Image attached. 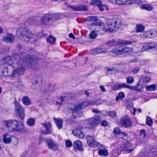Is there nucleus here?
Returning <instances> with one entry per match:
<instances>
[{
  "label": "nucleus",
  "mask_w": 157,
  "mask_h": 157,
  "mask_svg": "<svg viewBox=\"0 0 157 157\" xmlns=\"http://www.w3.org/2000/svg\"><path fill=\"white\" fill-rule=\"evenodd\" d=\"M148 49H150L149 43H147L144 44L142 48V50L143 51H145Z\"/></svg>",
  "instance_id": "3c124183"
},
{
  "label": "nucleus",
  "mask_w": 157,
  "mask_h": 157,
  "mask_svg": "<svg viewBox=\"0 0 157 157\" xmlns=\"http://www.w3.org/2000/svg\"><path fill=\"white\" fill-rule=\"evenodd\" d=\"M120 123L126 128L130 127L132 124L131 119L127 115L124 116L121 118Z\"/></svg>",
  "instance_id": "1a4fd4ad"
},
{
  "label": "nucleus",
  "mask_w": 157,
  "mask_h": 157,
  "mask_svg": "<svg viewBox=\"0 0 157 157\" xmlns=\"http://www.w3.org/2000/svg\"><path fill=\"white\" fill-rule=\"evenodd\" d=\"M69 36L70 37L72 38L73 39H74L75 38V36L73 35V34L72 33H70L69 35Z\"/></svg>",
  "instance_id": "338daca9"
},
{
  "label": "nucleus",
  "mask_w": 157,
  "mask_h": 157,
  "mask_svg": "<svg viewBox=\"0 0 157 157\" xmlns=\"http://www.w3.org/2000/svg\"><path fill=\"white\" fill-rule=\"evenodd\" d=\"M138 59L135 58L133 59H131L130 60V62H132V63H136V62H138Z\"/></svg>",
  "instance_id": "69168bd1"
},
{
  "label": "nucleus",
  "mask_w": 157,
  "mask_h": 157,
  "mask_svg": "<svg viewBox=\"0 0 157 157\" xmlns=\"http://www.w3.org/2000/svg\"><path fill=\"white\" fill-rule=\"evenodd\" d=\"M136 42V41L124 40L120 39L115 40L113 39H112L107 41V44L108 45L110 46H113L123 44L130 45Z\"/></svg>",
  "instance_id": "39448f33"
},
{
  "label": "nucleus",
  "mask_w": 157,
  "mask_h": 157,
  "mask_svg": "<svg viewBox=\"0 0 157 157\" xmlns=\"http://www.w3.org/2000/svg\"><path fill=\"white\" fill-rule=\"evenodd\" d=\"M126 104L127 108L130 110L133 115H135V112L136 111L137 109L133 107V103L130 101H127Z\"/></svg>",
  "instance_id": "a211bd4d"
},
{
  "label": "nucleus",
  "mask_w": 157,
  "mask_h": 157,
  "mask_svg": "<svg viewBox=\"0 0 157 157\" xmlns=\"http://www.w3.org/2000/svg\"><path fill=\"white\" fill-rule=\"evenodd\" d=\"M3 60L6 65L8 64L10 65H11V60L10 57H7L4 58Z\"/></svg>",
  "instance_id": "e433bc0d"
},
{
  "label": "nucleus",
  "mask_w": 157,
  "mask_h": 157,
  "mask_svg": "<svg viewBox=\"0 0 157 157\" xmlns=\"http://www.w3.org/2000/svg\"><path fill=\"white\" fill-rule=\"evenodd\" d=\"M151 80V78L148 76L144 75L142 76L140 79V82H142V85H146Z\"/></svg>",
  "instance_id": "412c9836"
},
{
  "label": "nucleus",
  "mask_w": 157,
  "mask_h": 157,
  "mask_svg": "<svg viewBox=\"0 0 157 157\" xmlns=\"http://www.w3.org/2000/svg\"><path fill=\"white\" fill-rule=\"evenodd\" d=\"M70 7L75 11H86L87 10V6L83 5L78 6H70Z\"/></svg>",
  "instance_id": "4468645a"
},
{
  "label": "nucleus",
  "mask_w": 157,
  "mask_h": 157,
  "mask_svg": "<svg viewBox=\"0 0 157 157\" xmlns=\"http://www.w3.org/2000/svg\"><path fill=\"white\" fill-rule=\"evenodd\" d=\"M56 40V39L55 37H52V36H50L47 39V41L48 42H49L51 44H53Z\"/></svg>",
  "instance_id": "c03bdc74"
},
{
  "label": "nucleus",
  "mask_w": 157,
  "mask_h": 157,
  "mask_svg": "<svg viewBox=\"0 0 157 157\" xmlns=\"http://www.w3.org/2000/svg\"><path fill=\"white\" fill-rule=\"evenodd\" d=\"M144 37L145 38H150L151 36H150V32L145 31L144 32Z\"/></svg>",
  "instance_id": "6e6d98bb"
},
{
  "label": "nucleus",
  "mask_w": 157,
  "mask_h": 157,
  "mask_svg": "<svg viewBox=\"0 0 157 157\" xmlns=\"http://www.w3.org/2000/svg\"><path fill=\"white\" fill-rule=\"evenodd\" d=\"M112 52L117 55L123 54V47L120 46L114 48L113 49Z\"/></svg>",
  "instance_id": "4be33fe9"
},
{
  "label": "nucleus",
  "mask_w": 157,
  "mask_h": 157,
  "mask_svg": "<svg viewBox=\"0 0 157 157\" xmlns=\"http://www.w3.org/2000/svg\"><path fill=\"white\" fill-rule=\"evenodd\" d=\"M1 124L7 127H10L14 131H19L24 128L23 124L20 121L16 120H5L2 122Z\"/></svg>",
  "instance_id": "f03ea898"
},
{
  "label": "nucleus",
  "mask_w": 157,
  "mask_h": 157,
  "mask_svg": "<svg viewBox=\"0 0 157 157\" xmlns=\"http://www.w3.org/2000/svg\"><path fill=\"white\" fill-rule=\"evenodd\" d=\"M90 105H98L101 104L102 102L100 99L94 100L89 101Z\"/></svg>",
  "instance_id": "7c9ffc66"
},
{
  "label": "nucleus",
  "mask_w": 157,
  "mask_h": 157,
  "mask_svg": "<svg viewBox=\"0 0 157 157\" xmlns=\"http://www.w3.org/2000/svg\"><path fill=\"white\" fill-rule=\"evenodd\" d=\"M146 123L149 126H151L153 124L152 120L149 116L146 117Z\"/></svg>",
  "instance_id": "4c0bfd02"
},
{
  "label": "nucleus",
  "mask_w": 157,
  "mask_h": 157,
  "mask_svg": "<svg viewBox=\"0 0 157 157\" xmlns=\"http://www.w3.org/2000/svg\"><path fill=\"white\" fill-rule=\"evenodd\" d=\"M25 69L24 68L21 67L17 68L15 70L12 72V74L11 75L12 77H13L15 76L16 74H17L20 75H21L23 74Z\"/></svg>",
  "instance_id": "b1692460"
},
{
  "label": "nucleus",
  "mask_w": 157,
  "mask_h": 157,
  "mask_svg": "<svg viewBox=\"0 0 157 157\" xmlns=\"http://www.w3.org/2000/svg\"><path fill=\"white\" fill-rule=\"evenodd\" d=\"M148 49H150L149 43H147L144 44L142 48V50L143 51H145Z\"/></svg>",
  "instance_id": "8fccbe9b"
},
{
  "label": "nucleus",
  "mask_w": 157,
  "mask_h": 157,
  "mask_svg": "<svg viewBox=\"0 0 157 157\" xmlns=\"http://www.w3.org/2000/svg\"><path fill=\"white\" fill-rule=\"evenodd\" d=\"M139 70L140 68L139 67H136L132 69V72L134 74H136L137 73Z\"/></svg>",
  "instance_id": "13d9d810"
},
{
  "label": "nucleus",
  "mask_w": 157,
  "mask_h": 157,
  "mask_svg": "<svg viewBox=\"0 0 157 157\" xmlns=\"http://www.w3.org/2000/svg\"><path fill=\"white\" fill-rule=\"evenodd\" d=\"M105 70L108 72H111L113 70V68H110L109 67H105Z\"/></svg>",
  "instance_id": "e2e57ef3"
},
{
  "label": "nucleus",
  "mask_w": 157,
  "mask_h": 157,
  "mask_svg": "<svg viewBox=\"0 0 157 157\" xmlns=\"http://www.w3.org/2000/svg\"><path fill=\"white\" fill-rule=\"evenodd\" d=\"M43 126L46 129L45 131H43L42 134H48L51 133V128L52 127V125L50 122L47 123H44L42 124Z\"/></svg>",
  "instance_id": "2eb2a0df"
},
{
  "label": "nucleus",
  "mask_w": 157,
  "mask_h": 157,
  "mask_svg": "<svg viewBox=\"0 0 157 157\" xmlns=\"http://www.w3.org/2000/svg\"><path fill=\"white\" fill-rule=\"evenodd\" d=\"M22 100L23 103L25 105H30L31 103L30 99L27 96H25L23 97Z\"/></svg>",
  "instance_id": "c85d7f7f"
},
{
  "label": "nucleus",
  "mask_w": 157,
  "mask_h": 157,
  "mask_svg": "<svg viewBox=\"0 0 157 157\" xmlns=\"http://www.w3.org/2000/svg\"><path fill=\"white\" fill-rule=\"evenodd\" d=\"M132 146V145L130 144L128 141L125 140L121 144L120 148H118L116 150H113V154L114 156L118 155L119 152L124 150H126V152L128 153H131L133 149L129 148Z\"/></svg>",
  "instance_id": "20e7f679"
},
{
  "label": "nucleus",
  "mask_w": 157,
  "mask_h": 157,
  "mask_svg": "<svg viewBox=\"0 0 157 157\" xmlns=\"http://www.w3.org/2000/svg\"><path fill=\"white\" fill-rule=\"evenodd\" d=\"M82 124L84 127H87L90 128L89 121L88 120H86L83 121L82 122Z\"/></svg>",
  "instance_id": "a18cd8bd"
},
{
  "label": "nucleus",
  "mask_w": 157,
  "mask_h": 157,
  "mask_svg": "<svg viewBox=\"0 0 157 157\" xmlns=\"http://www.w3.org/2000/svg\"><path fill=\"white\" fill-rule=\"evenodd\" d=\"M105 51V48H99L91 50H90V53L92 54H95L104 52Z\"/></svg>",
  "instance_id": "a878e982"
},
{
  "label": "nucleus",
  "mask_w": 157,
  "mask_h": 157,
  "mask_svg": "<svg viewBox=\"0 0 157 157\" xmlns=\"http://www.w3.org/2000/svg\"><path fill=\"white\" fill-rule=\"evenodd\" d=\"M140 135L142 136L143 138H145L146 136L145 131L144 129L140 130Z\"/></svg>",
  "instance_id": "5fc2aeb1"
},
{
  "label": "nucleus",
  "mask_w": 157,
  "mask_h": 157,
  "mask_svg": "<svg viewBox=\"0 0 157 157\" xmlns=\"http://www.w3.org/2000/svg\"><path fill=\"white\" fill-rule=\"evenodd\" d=\"M90 128H92L97 125L99 123V120L97 117H94L88 120Z\"/></svg>",
  "instance_id": "dca6fc26"
},
{
  "label": "nucleus",
  "mask_w": 157,
  "mask_h": 157,
  "mask_svg": "<svg viewBox=\"0 0 157 157\" xmlns=\"http://www.w3.org/2000/svg\"><path fill=\"white\" fill-rule=\"evenodd\" d=\"M53 120L58 129H60L62 128L63 124L62 120L61 118H57L55 117L53 118Z\"/></svg>",
  "instance_id": "bb28decb"
},
{
  "label": "nucleus",
  "mask_w": 157,
  "mask_h": 157,
  "mask_svg": "<svg viewBox=\"0 0 157 157\" xmlns=\"http://www.w3.org/2000/svg\"><path fill=\"white\" fill-rule=\"evenodd\" d=\"M14 104L15 105L14 110L15 112L18 114L21 120H23L25 117L24 109L17 100L15 101Z\"/></svg>",
  "instance_id": "0eeeda50"
},
{
  "label": "nucleus",
  "mask_w": 157,
  "mask_h": 157,
  "mask_svg": "<svg viewBox=\"0 0 157 157\" xmlns=\"http://www.w3.org/2000/svg\"><path fill=\"white\" fill-rule=\"evenodd\" d=\"M113 133L115 134H121L124 139H127L128 138V135L125 133L122 132L118 127L115 128L113 129Z\"/></svg>",
  "instance_id": "6ab92c4d"
},
{
  "label": "nucleus",
  "mask_w": 157,
  "mask_h": 157,
  "mask_svg": "<svg viewBox=\"0 0 157 157\" xmlns=\"http://www.w3.org/2000/svg\"><path fill=\"white\" fill-rule=\"evenodd\" d=\"M37 59L35 56H28L24 58H21L19 61L20 63H26L29 68H32L37 62Z\"/></svg>",
  "instance_id": "423d86ee"
},
{
  "label": "nucleus",
  "mask_w": 157,
  "mask_h": 157,
  "mask_svg": "<svg viewBox=\"0 0 157 157\" xmlns=\"http://www.w3.org/2000/svg\"><path fill=\"white\" fill-rule=\"evenodd\" d=\"M134 81V78L132 77L129 76L127 78L126 82L128 83L132 84L133 82Z\"/></svg>",
  "instance_id": "09e8293b"
},
{
  "label": "nucleus",
  "mask_w": 157,
  "mask_h": 157,
  "mask_svg": "<svg viewBox=\"0 0 157 157\" xmlns=\"http://www.w3.org/2000/svg\"><path fill=\"white\" fill-rule=\"evenodd\" d=\"M12 140H13L14 142V144H17L18 141V139L16 138L13 137L8 134H5L3 136V141L5 144H9L11 142Z\"/></svg>",
  "instance_id": "6e6552de"
},
{
  "label": "nucleus",
  "mask_w": 157,
  "mask_h": 157,
  "mask_svg": "<svg viewBox=\"0 0 157 157\" xmlns=\"http://www.w3.org/2000/svg\"><path fill=\"white\" fill-rule=\"evenodd\" d=\"M149 46L150 47V49H153L154 50L156 49V44L155 43H149Z\"/></svg>",
  "instance_id": "49530a36"
},
{
  "label": "nucleus",
  "mask_w": 157,
  "mask_h": 157,
  "mask_svg": "<svg viewBox=\"0 0 157 157\" xmlns=\"http://www.w3.org/2000/svg\"><path fill=\"white\" fill-rule=\"evenodd\" d=\"M101 124L102 126L105 127L108 125V123L107 121H103L101 122Z\"/></svg>",
  "instance_id": "bf43d9fd"
},
{
  "label": "nucleus",
  "mask_w": 157,
  "mask_h": 157,
  "mask_svg": "<svg viewBox=\"0 0 157 157\" xmlns=\"http://www.w3.org/2000/svg\"><path fill=\"white\" fill-rule=\"evenodd\" d=\"M90 4L91 6H97L100 11L104 10V5L101 4V2L99 0H94L90 2Z\"/></svg>",
  "instance_id": "ddd939ff"
},
{
  "label": "nucleus",
  "mask_w": 157,
  "mask_h": 157,
  "mask_svg": "<svg viewBox=\"0 0 157 157\" xmlns=\"http://www.w3.org/2000/svg\"><path fill=\"white\" fill-rule=\"evenodd\" d=\"M126 84L125 83H119V85L120 89L122 88H125L126 87Z\"/></svg>",
  "instance_id": "680f3d73"
},
{
  "label": "nucleus",
  "mask_w": 157,
  "mask_h": 157,
  "mask_svg": "<svg viewBox=\"0 0 157 157\" xmlns=\"http://www.w3.org/2000/svg\"><path fill=\"white\" fill-rule=\"evenodd\" d=\"M146 89L147 90L154 91L156 90V85L152 84L146 86Z\"/></svg>",
  "instance_id": "c9c22d12"
},
{
  "label": "nucleus",
  "mask_w": 157,
  "mask_h": 157,
  "mask_svg": "<svg viewBox=\"0 0 157 157\" xmlns=\"http://www.w3.org/2000/svg\"><path fill=\"white\" fill-rule=\"evenodd\" d=\"M135 0H115V2L117 5L125 4L130 5L134 3Z\"/></svg>",
  "instance_id": "f3484780"
},
{
  "label": "nucleus",
  "mask_w": 157,
  "mask_h": 157,
  "mask_svg": "<svg viewBox=\"0 0 157 157\" xmlns=\"http://www.w3.org/2000/svg\"><path fill=\"white\" fill-rule=\"evenodd\" d=\"M98 153L99 155L102 156H106L109 154L108 150L105 149H99Z\"/></svg>",
  "instance_id": "cd10ccee"
},
{
  "label": "nucleus",
  "mask_w": 157,
  "mask_h": 157,
  "mask_svg": "<svg viewBox=\"0 0 157 157\" xmlns=\"http://www.w3.org/2000/svg\"><path fill=\"white\" fill-rule=\"evenodd\" d=\"M97 19V17L95 16H91L87 17L86 20V21H95Z\"/></svg>",
  "instance_id": "a19ab883"
},
{
  "label": "nucleus",
  "mask_w": 157,
  "mask_h": 157,
  "mask_svg": "<svg viewBox=\"0 0 157 157\" xmlns=\"http://www.w3.org/2000/svg\"><path fill=\"white\" fill-rule=\"evenodd\" d=\"M26 123L29 126H33L35 124V120L33 118H29L27 120Z\"/></svg>",
  "instance_id": "f704fd0d"
},
{
  "label": "nucleus",
  "mask_w": 157,
  "mask_h": 157,
  "mask_svg": "<svg viewBox=\"0 0 157 157\" xmlns=\"http://www.w3.org/2000/svg\"><path fill=\"white\" fill-rule=\"evenodd\" d=\"M109 115L110 117L114 118L117 117L116 113L115 112L113 111L110 112L109 113Z\"/></svg>",
  "instance_id": "864d4df0"
},
{
  "label": "nucleus",
  "mask_w": 157,
  "mask_h": 157,
  "mask_svg": "<svg viewBox=\"0 0 157 157\" xmlns=\"http://www.w3.org/2000/svg\"><path fill=\"white\" fill-rule=\"evenodd\" d=\"M73 147L74 149L80 151H82L83 149L82 143L79 140H76L74 142Z\"/></svg>",
  "instance_id": "aec40b11"
},
{
  "label": "nucleus",
  "mask_w": 157,
  "mask_h": 157,
  "mask_svg": "<svg viewBox=\"0 0 157 157\" xmlns=\"http://www.w3.org/2000/svg\"><path fill=\"white\" fill-rule=\"evenodd\" d=\"M89 101H85L82 103H81L78 105H77L75 106V110H77L78 109H81L85 108L87 106H90Z\"/></svg>",
  "instance_id": "393cba45"
},
{
  "label": "nucleus",
  "mask_w": 157,
  "mask_h": 157,
  "mask_svg": "<svg viewBox=\"0 0 157 157\" xmlns=\"http://www.w3.org/2000/svg\"><path fill=\"white\" fill-rule=\"evenodd\" d=\"M3 40L5 42L11 43L14 40V36L13 35L8 33L6 36L4 37Z\"/></svg>",
  "instance_id": "5701e85b"
},
{
  "label": "nucleus",
  "mask_w": 157,
  "mask_h": 157,
  "mask_svg": "<svg viewBox=\"0 0 157 157\" xmlns=\"http://www.w3.org/2000/svg\"><path fill=\"white\" fill-rule=\"evenodd\" d=\"M121 21L118 19L113 22L110 19H108L107 21V27H104L102 28V30L105 32H112L114 30H117L121 25Z\"/></svg>",
  "instance_id": "7ed1b4c3"
},
{
  "label": "nucleus",
  "mask_w": 157,
  "mask_h": 157,
  "mask_svg": "<svg viewBox=\"0 0 157 157\" xmlns=\"http://www.w3.org/2000/svg\"><path fill=\"white\" fill-rule=\"evenodd\" d=\"M140 7L143 9H145L147 10L150 11L152 10L153 7L150 4H144L142 5Z\"/></svg>",
  "instance_id": "72a5a7b5"
},
{
  "label": "nucleus",
  "mask_w": 157,
  "mask_h": 157,
  "mask_svg": "<svg viewBox=\"0 0 157 157\" xmlns=\"http://www.w3.org/2000/svg\"><path fill=\"white\" fill-rule=\"evenodd\" d=\"M144 29V26L141 24H138L136 25V31L137 33L143 32Z\"/></svg>",
  "instance_id": "c756f323"
},
{
  "label": "nucleus",
  "mask_w": 157,
  "mask_h": 157,
  "mask_svg": "<svg viewBox=\"0 0 157 157\" xmlns=\"http://www.w3.org/2000/svg\"><path fill=\"white\" fill-rule=\"evenodd\" d=\"M87 144L89 146L91 144L94 140L93 138L90 136H89L87 137Z\"/></svg>",
  "instance_id": "79ce46f5"
},
{
  "label": "nucleus",
  "mask_w": 157,
  "mask_h": 157,
  "mask_svg": "<svg viewBox=\"0 0 157 157\" xmlns=\"http://www.w3.org/2000/svg\"><path fill=\"white\" fill-rule=\"evenodd\" d=\"M44 140L47 143L49 149L53 151H57L58 149V144L52 140L45 139Z\"/></svg>",
  "instance_id": "9d476101"
},
{
  "label": "nucleus",
  "mask_w": 157,
  "mask_h": 157,
  "mask_svg": "<svg viewBox=\"0 0 157 157\" xmlns=\"http://www.w3.org/2000/svg\"><path fill=\"white\" fill-rule=\"evenodd\" d=\"M51 20L53 21L57 20L60 18V15L59 14H51Z\"/></svg>",
  "instance_id": "2f4dec72"
},
{
  "label": "nucleus",
  "mask_w": 157,
  "mask_h": 157,
  "mask_svg": "<svg viewBox=\"0 0 157 157\" xmlns=\"http://www.w3.org/2000/svg\"><path fill=\"white\" fill-rule=\"evenodd\" d=\"M125 97L124 93L121 92L119 93L118 95L116 97V100L118 101L119 99L122 100Z\"/></svg>",
  "instance_id": "58836bf2"
},
{
  "label": "nucleus",
  "mask_w": 157,
  "mask_h": 157,
  "mask_svg": "<svg viewBox=\"0 0 157 157\" xmlns=\"http://www.w3.org/2000/svg\"><path fill=\"white\" fill-rule=\"evenodd\" d=\"M99 88L101 89V91L102 92H104L105 91V90L103 86H99Z\"/></svg>",
  "instance_id": "0e129e2a"
},
{
  "label": "nucleus",
  "mask_w": 157,
  "mask_h": 157,
  "mask_svg": "<svg viewBox=\"0 0 157 157\" xmlns=\"http://www.w3.org/2000/svg\"><path fill=\"white\" fill-rule=\"evenodd\" d=\"M100 144L98 142L94 140L91 144L89 146L92 147H99L100 146Z\"/></svg>",
  "instance_id": "37998d69"
},
{
  "label": "nucleus",
  "mask_w": 157,
  "mask_h": 157,
  "mask_svg": "<svg viewBox=\"0 0 157 157\" xmlns=\"http://www.w3.org/2000/svg\"><path fill=\"white\" fill-rule=\"evenodd\" d=\"M65 145L67 147H70L72 146V142L70 140H66L65 141Z\"/></svg>",
  "instance_id": "de8ad7c7"
},
{
  "label": "nucleus",
  "mask_w": 157,
  "mask_h": 157,
  "mask_svg": "<svg viewBox=\"0 0 157 157\" xmlns=\"http://www.w3.org/2000/svg\"><path fill=\"white\" fill-rule=\"evenodd\" d=\"M112 88L114 90H118L120 89L119 83H117L116 84L113 86L112 87Z\"/></svg>",
  "instance_id": "4d7b16f0"
},
{
  "label": "nucleus",
  "mask_w": 157,
  "mask_h": 157,
  "mask_svg": "<svg viewBox=\"0 0 157 157\" xmlns=\"http://www.w3.org/2000/svg\"><path fill=\"white\" fill-rule=\"evenodd\" d=\"M51 13H47L41 17L40 19V23L43 25H47L51 21Z\"/></svg>",
  "instance_id": "9b49d317"
},
{
  "label": "nucleus",
  "mask_w": 157,
  "mask_h": 157,
  "mask_svg": "<svg viewBox=\"0 0 157 157\" xmlns=\"http://www.w3.org/2000/svg\"><path fill=\"white\" fill-rule=\"evenodd\" d=\"M83 127H79L73 131L74 135L80 138H83L84 136V133L82 131Z\"/></svg>",
  "instance_id": "f8f14e48"
},
{
  "label": "nucleus",
  "mask_w": 157,
  "mask_h": 157,
  "mask_svg": "<svg viewBox=\"0 0 157 157\" xmlns=\"http://www.w3.org/2000/svg\"><path fill=\"white\" fill-rule=\"evenodd\" d=\"M16 34L23 40L32 43L36 39V34L25 27H20L16 31Z\"/></svg>",
  "instance_id": "f257e3e1"
},
{
  "label": "nucleus",
  "mask_w": 157,
  "mask_h": 157,
  "mask_svg": "<svg viewBox=\"0 0 157 157\" xmlns=\"http://www.w3.org/2000/svg\"><path fill=\"white\" fill-rule=\"evenodd\" d=\"M150 36H151L150 38L154 37L156 35V33L155 32H150Z\"/></svg>",
  "instance_id": "052dcab7"
},
{
  "label": "nucleus",
  "mask_w": 157,
  "mask_h": 157,
  "mask_svg": "<svg viewBox=\"0 0 157 157\" xmlns=\"http://www.w3.org/2000/svg\"><path fill=\"white\" fill-rule=\"evenodd\" d=\"M97 36V34H96L95 32L94 31L91 32L90 34V37L91 39H95Z\"/></svg>",
  "instance_id": "603ef678"
},
{
  "label": "nucleus",
  "mask_w": 157,
  "mask_h": 157,
  "mask_svg": "<svg viewBox=\"0 0 157 157\" xmlns=\"http://www.w3.org/2000/svg\"><path fill=\"white\" fill-rule=\"evenodd\" d=\"M133 48L132 47H123V54L126 53H130L133 52Z\"/></svg>",
  "instance_id": "473e14b6"
},
{
  "label": "nucleus",
  "mask_w": 157,
  "mask_h": 157,
  "mask_svg": "<svg viewBox=\"0 0 157 157\" xmlns=\"http://www.w3.org/2000/svg\"><path fill=\"white\" fill-rule=\"evenodd\" d=\"M92 112L94 113H98L99 112V110H97V109H92Z\"/></svg>",
  "instance_id": "774afa93"
},
{
  "label": "nucleus",
  "mask_w": 157,
  "mask_h": 157,
  "mask_svg": "<svg viewBox=\"0 0 157 157\" xmlns=\"http://www.w3.org/2000/svg\"><path fill=\"white\" fill-rule=\"evenodd\" d=\"M66 98V97H61L58 99V101H56V105H61L64 101L65 98Z\"/></svg>",
  "instance_id": "ea45409f"
}]
</instances>
